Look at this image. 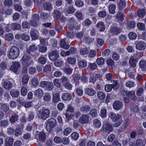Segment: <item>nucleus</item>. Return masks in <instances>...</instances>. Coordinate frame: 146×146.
I'll return each mask as SVG.
<instances>
[{"label":"nucleus","mask_w":146,"mask_h":146,"mask_svg":"<svg viewBox=\"0 0 146 146\" xmlns=\"http://www.w3.org/2000/svg\"><path fill=\"white\" fill-rule=\"evenodd\" d=\"M50 113L48 109L43 108L38 110L37 115L39 119L44 120L49 117Z\"/></svg>","instance_id":"1"},{"label":"nucleus","mask_w":146,"mask_h":146,"mask_svg":"<svg viewBox=\"0 0 146 146\" xmlns=\"http://www.w3.org/2000/svg\"><path fill=\"white\" fill-rule=\"evenodd\" d=\"M19 54V48L15 46H12L7 56L9 59L14 60L18 56Z\"/></svg>","instance_id":"2"},{"label":"nucleus","mask_w":146,"mask_h":146,"mask_svg":"<svg viewBox=\"0 0 146 146\" xmlns=\"http://www.w3.org/2000/svg\"><path fill=\"white\" fill-rule=\"evenodd\" d=\"M21 61L23 66L25 67V72L27 70V67L30 66L33 62V61L31 60L30 56L24 54L21 59Z\"/></svg>","instance_id":"3"},{"label":"nucleus","mask_w":146,"mask_h":146,"mask_svg":"<svg viewBox=\"0 0 146 146\" xmlns=\"http://www.w3.org/2000/svg\"><path fill=\"white\" fill-rule=\"evenodd\" d=\"M56 121L54 118H52L48 119L46 124L47 131L49 133H50L53 128L56 126Z\"/></svg>","instance_id":"4"},{"label":"nucleus","mask_w":146,"mask_h":146,"mask_svg":"<svg viewBox=\"0 0 146 146\" xmlns=\"http://www.w3.org/2000/svg\"><path fill=\"white\" fill-rule=\"evenodd\" d=\"M113 127L112 124L107 123L103 125L101 130L104 131L108 133H109L113 130Z\"/></svg>","instance_id":"5"},{"label":"nucleus","mask_w":146,"mask_h":146,"mask_svg":"<svg viewBox=\"0 0 146 146\" xmlns=\"http://www.w3.org/2000/svg\"><path fill=\"white\" fill-rule=\"evenodd\" d=\"M35 137L39 141L43 142L46 140V135L43 132L38 131L36 134Z\"/></svg>","instance_id":"6"},{"label":"nucleus","mask_w":146,"mask_h":146,"mask_svg":"<svg viewBox=\"0 0 146 146\" xmlns=\"http://www.w3.org/2000/svg\"><path fill=\"white\" fill-rule=\"evenodd\" d=\"M48 56L50 60L52 61H55L59 57L58 52L57 50H54L49 53Z\"/></svg>","instance_id":"7"},{"label":"nucleus","mask_w":146,"mask_h":146,"mask_svg":"<svg viewBox=\"0 0 146 146\" xmlns=\"http://www.w3.org/2000/svg\"><path fill=\"white\" fill-rule=\"evenodd\" d=\"M122 30L121 27L113 26L111 28L109 31L112 35H117L121 33Z\"/></svg>","instance_id":"8"},{"label":"nucleus","mask_w":146,"mask_h":146,"mask_svg":"<svg viewBox=\"0 0 146 146\" xmlns=\"http://www.w3.org/2000/svg\"><path fill=\"white\" fill-rule=\"evenodd\" d=\"M109 117L114 122H115L119 119L121 117V115L119 114H116L112 112H110L108 115Z\"/></svg>","instance_id":"9"},{"label":"nucleus","mask_w":146,"mask_h":146,"mask_svg":"<svg viewBox=\"0 0 146 146\" xmlns=\"http://www.w3.org/2000/svg\"><path fill=\"white\" fill-rule=\"evenodd\" d=\"M123 106L122 102L119 100L115 101L113 104V109L116 110H120Z\"/></svg>","instance_id":"10"},{"label":"nucleus","mask_w":146,"mask_h":146,"mask_svg":"<svg viewBox=\"0 0 146 146\" xmlns=\"http://www.w3.org/2000/svg\"><path fill=\"white\" fill-rule=\"evenodd\" d=\"M146 47V44L143 41H139L137 43L136 45V48L140 50H144Z\"/></svg>","instance_id":"11"},{"label":"nucleus","mask_w":146,"mask_h":146,"mask_svg":"<svg viewBox=\"0 0 146 146\" xmlns=\"http://www.w3.org/2000/svg\"><path fill=\"white\" fill-rule=\"evenodd\" d=\"M89 120V117L87 115H82L79 118V121L82 124L87 123Z\"/></svg>","instance_id":"12"},{"label":"nucleus","mask_w":146,"mask_h":146,"mask_svg":"<svg viewBox=\"0 0 146 146\" xmlns=\"http://www.w3.org/2000/svg\"><path fill=\"white\" fill-rule=\"evenodd\" d=\"M84 92L88 95L93 96L95 94V91L91 88H86L84 90Z\"/></svg>","instance_id":"13"},{"label":"nucleus","mask_w":146,"mask_h":146,"mask_svg":"<svg viewBox=\"0 0 146 146\" xmlns=\"http://www.w3.org/2000/svg\"><path fill=\"white\" fill-rule=\"evenodd\" d=\"M34 95L36 97L41 98L43 95V91L41 89L38 88L35 91Z\"/></svg>","instance_id":"14"},{"label":"nucleus","mask_w":146,"mask_h":146,"mask_svg":"<svg viewBox=\"0 0 146 146\" xmlns=\"http://www.w3.org/2000/svg\"><path fill=\"white\" fill-rule=\"evenodd\" d=\"M20 63L18 62H15L11 67V70L13 71L14 72H16L18 68L20 66Z\"/></svg>","instance_id":"15"},{"label":"nucleus","mask_w":146,"mask_h":146,"mask_svg":"<svg viewBox=\"0 0 146 146\" xmlns=\"http://www.w3.org/2000/svg\"><path fill=\"white\" fill-rule=\"evenodd\" d=\"M43 7L44 9L48 11H50L52 9V5L49 2H45L43 5Z\"/></svg>","instance_id":"16"},{"label":"nucleus","mask_w":146,"mask_h":146,"mask_svg":"<svg viewBox=\"0 0 146 146\" xmlns=\"http://www.w3.org/2000/svg\"><path fill=\"white\" fill-rule=\"evenodd\" d=\"M137 60L135 59L134 56H132L130 58L129 61V63L130 65L132 67H135L136 66V63Z\"/></svg>","instance_id":"17"},{"label":"nucleus","mask_w":146,"mask_h":146,"mask_svg":"<svg viewBox=\"0 0 146 146\" xmlns=\"http://www.w3.org/2000/svg\"><path fill=\"white\" fill-rule=\"evenodd\" d=\"M146 14V10L144 9H139L137 11L138 16L140 18L142 19Z\"/></svg>","instance_id":"18"},{"label":"nucleus","mask_w":146,"mask_h":146,"mask_svg":"<svg viewBox=\"0 0 146 146\" xmlns=\"http://www.w3.org/2000/svg\"><path fill=\"white\" fill-rule=\"evenodd\" d=\"M75 23L76 21L73 18H70L68 22L69 29H73Z\"/></svg>","instance_id":"19"},{"label":"nucleus","mask_w":146,"mask_h":146,"mask_svg":"<svg viewBox=\"0 0 146 146\" xmlns=\"http://www.w3.org/2000/svg\"><path fill=\"white\" fill-rule=\"evenodd\" d=\"M19 119L18 115L16 113L13 114L9 119V121L11 123H14L17 121Z\"/></svg>","instance_id":"20"},{"label":"nucleus","mask_w":146,"mask_h":146,"mask_svg":"<svg viewBox=\"0 0 146 146\" xmlns=\"http://www.w3.org/2000/svg\"><path fill=\"white\" fill-rule=\"evenodd\" d=\"M60 45L61 47L66 50L68 49L70 47V46L66 43V40L64 39L61 40Z\"/></svg>","instance_id":"21"},{"label":"nucleus","mask_w":146,"mask_h":146,"mask_svg":"<svg viewBox=\"0 0 146 146\" xmlns=\"http://www.w3.org/2000/svg\"><path fill=\"white\" fill-rule=\"evenodd\" d=\"M139 67L142 69L143 71H146V61L142 60L139 63Z\"/></svg>","instance_id":"22"},{"label":"nucleus","mask_w":146,"mask_h":146,"mask_svg":"<svg viewBox=\"0 0 146 146\" xmlns=\"http://www.w3.org/2000/svg\"><path fill=\"white\" fill-rule=\"evenodd\" d=\"M96 27L100 29V31H103L105 29L106 27L104 23L102 21H100L96 25Z\"/></svg>","instance_id":"23"},{"label":"nucleus","mask_w":146,"mask_h":146,"mask_svg":"<svg viewBox=\"0 0 146 146\" xmlns=\"http://www.w3.org/2000/svg\"><path fill=\"white\" fill-rule=\"evenodd\" d=\"M118 5L119 9L122 10L125 7L126 3L124 0H120Z\"/></svg>","instance_id":"24"},{"label":"nucleus","mask_w":146,"mask_h":146,"mask_svg":"<svg viewBox=\"0 0 146 146\" xmlns=\"http://www.w3.org/2000/svg\"><path fill=\"white\" fill-rule=\"evenodd\" d=\"M36 30L33 29L30 32V34L33 40H35L38 38V36L36 32Z\"/></svg>","instance_id":"25"},{"label":"nucleus","mask_w":146,"mask_h":146,"mask_svg":"<svg viewBox=\"0 0 146 146\" xmlns=\"http://www.w3.org/2000/svg\"><path fill=\"white\" fill-rule=\"evenodd\" d=\"M72 97V95L70 94L65 93L63 95L62 98L63 100L68 101L71 100Z\"/></svg>","instance_id":"26"},{"label":"nucleus","mask_w":146,"mask_h":146,"mask_svg":"<svg viewBox=\"0 0 146 146\" xmlns=\"http://www.w3.org/2000/svg\"><path fill=\"white\" fill-rule=\"evenodd\" d=\"M12 84L10 82L5 81L3 82V86L5 89L9 90L11 88Z\"/></svg>","instance_id":"27"},{"label":"nucleus","mask_w":146,"mask_h":146,"mask_svg":"<svg viewBox=\"0 0 146 146\" xmlns=\"http://www.w3.org/2000/svg\"><path fill=\"white\" fill-rule=\"evenodd\" d=\"M10 94L12 97L17 98L19 94V92L17 90L12 89L10 92Z\"/></svg>","instance_id":"28"},{"label":"nucleus","mask_w":146,"mask_h":146,"mask_svg":"<svg viewBox=\"0 0 146 146\" xmlns=\"http://www.w3.org/2000/svg\"><path fill=\"white\" fill-rule=\"evenodd\" d=\"M117 19L118 21H122L123 20V17H124L123 13L121 12L118 11L116 14Z\"/></svg>","instance_id":"29"},{"label":"nucleus","mask_w":146,"mask_h":146,"mask_svg":"<svg viewBox=\"0 0 146 146\" xmlns=\"http://www.w3.org/2000/svg\"><path fill=\"white\" fill-rule=\"evenodd\" d=\"M109 13L111 14H114L115 12V10L116 9V6L113 4L110 5L108 7Z\"/></svg>","instance_id":"30"},{"label":"nucleus","mask_w":146,"mask_h":146,"mask_svg":"<svg viewBox=\"0 0 146 146\" xmlns=\"http://www.w3.org/2000/svg\"><path fill=\"white\" fill-rule=\"evenodd\" d=\"M29 79L28 76L27 75L24 76L22 78L21 82L22 85H25L27 84Z\"/></svg>","instance_id":"31"},{"label":"nucleus","mask_w":146,"mask_h":146,"mask_svg":"<svg viewBox=\"0 0 146 146\" xmlns=\"http://www.w3.org/2000/svg\"><path fill=\"white\" fill-rule=\"evenodd\" d=\"M11 26L13 30H19L21 29V25L17 23H13L11 24Z\"/></svg>","instance_id":"32"},{"label":"nucleus","mask_w":146,"mask_h":146,"mask_svg":"<svg viewBox=\"0 0 146 146\" xmlns=\"http://www.w3.org/2000/svg\"><path fill=\"white\" fill-rule=\"evenodd\" d=\"M54 17L55 19L58 20L61 16L60 12L57 10H54Z\"/></svg>","instance_id":"33"},{"label":"nucleus","mask_w":146,"mask_h":146,"mask_svg":"<svg viewBox=\"0 0 146 146\" xmlns=\"http://www.w3.org/2000/svg\"><path fill=\"white\" fill-rule=\"evenodd\" d=\"M80 78L79 75L77 73L74 74L72 75V80L78 84V82Z\"/></svg>","instance_id":"34"},{"label":"nucleus","mask_w":146,"mask_h":146,"mask_svg":"<svg viewBox=\"0 0 146 146\" xmlns=\"http://www.w3.org/2000/svg\"><path fill=\"white\" fill-rule=\"evenodd\" d=\"M53 88L54 85L53 83L48 81L45 88L48 91H51L53 90Z\"/></svg>","instance_id":"35"},{"label":"nucleus","mask_w":146,"mask_h":146,"mask_svg":"<svg viewBox=\"0 0 146 146\" xmlns=\"http://www.w3.org/2000/svg\"><path fill=\"white\" fill-rule=\"evenodd\" d=\"M90 109V106L87 105H82L80 108V111L82 112H87L89 111Z\"/></svg>","instance_id":"36"},{"label":"nucleus","mask_w":146,"mask_h":146,"mask_svg":"<svg viewBox=\"0 0 146 146\" xmlns=\"http://www.w3.org/2000/svg\"><path fill=\"white\" fill-rule=\"evenodd\" d=\"M60 100V95L58 93L54 94L53 96V100L54 102L57 103Z\"/></svg>","instance_id":"37"},{"label":"nucleus","mask_w":146,"mask_h":146,"mask_svg":"<svg viewBox=\"0 0 146 146\" xmlns=\"http://www.w3.org/2000/svg\"><path fill=\"white\" fill-rule=\"evenodd\" d=\"M69 31L66 32V35L67 37L69 38H72L74 35V33L73 31V29H69Z\"/></svg>","instance_id":"38"},{"label":"nucleus","mask_w":146,"mask_h":146,"mask_svg":"<svg viewBox=\"0 0 146 146\" xmlns=\"http://www.w3.org/2000/svg\"><path fill=\"white\" fill-rule=\"evenodd\" d=\"M93 125L96 128H99L101 126V123L98 119H94L93 121Z\"/></svg>","instance_id":"39"},{"label":"nucleus","mask_w":146,"mask_h":146,"mask_svg":"<svg viewBox=\"0 0 146 146\" xmlns=\"http://www.w3.org/2000/svg\"><path fill=\"white\" fill-rule=\"evenodd\" d=\"M28 91L27 88L24 86H22L21 90V95L23 96H26L27 93Z\"/></svg>","instance_id":"40"},{"label":"nucleus","mask_w":146,"mask_h":146,"mask_svg":"<svg viewBox=\"0 0 146 146\" xmlns=\"http://www.w3.org/2000/svg\"><path fill=\"white\" fill-rule=\"evenodd\" d=\"M1 109L4 111L7 112L9 110V107L7 104H1Z\"/></svg>","instance_id":"41"},{"label":"nucleus","mask_w":146,"mask_h":146,"mask_svg":"<svg viewBox=\"0 0 146 146\" xmlns=\"http://www.w3.org/2000/svg\"><path fill=\"white\" fill-rule=\"evenodd\" d=\"M51 97V96L49 93H45L43 96V100L44 101L49 102L50 100Z\"/></svg>","instance_id":"42"},{"label":"nucleus","mask_w":146,"mask_h":146,"mask_svg":"<svg viewBox=\"0 0 146 146\" xmlns=\"http://www.w3.org/2000/svg\"><path fill=\"white\" fill-rule=\"evenodd\" d=\"M63 70L66 74H70L72 73V69L70 68L69 66H66L64 68Z\"/></svg>","instance_id":"43"},{"label":"nucleus","mask_w":146,"mask_h":146,"mask_svg":"<svg viewBox=\"0 0 146 146\" xmlns=\"http://www.w3.org/2000/svg\"><path fill=\"white\" fill-rule=\"evenodd\" d=\"M31 84L32 86L35 87L37 86L38 84V79L36 78H33L32 80Z\"/></svg>","instance_id":"44"},{"label":"nucleus","mask_w":146,"mask_h":146,"mask_svg":"<svg viewBox=\"0 0 146 146\" xmlns=\"http://www.w3.org/2000/svg\"><path fill=\"white\" fill-rule=\"evenodd\" d=\"M129 119L128 118L125 119L123 124L121 126L122 128L123 129L126 128L129 125Z\"/></svg>","instance_id":"45"},{"label":"nucleus","mask_w":146,"mask_h":146,"mask_svg":"<svg viewBox=\"0 0 146 146\" xmlns=\"http://www.w3.org/2000/svg\"><path fill=\"white\" fill-rule=\"evenodd\" d=\"M136 146H145V144L143 141L141 139H138L136 141Z\"/></svg>","instance_id":"46"},{"label":"nucleus","mask_w":146,"mask_h":146,"mask_svg":"<svg viewBox=\"0 0 146 146\" xmlns=\"http://www.w3.org/2000/svg\"><path fill=\"white\" fill-rule=\"evenodd\" d=\"M107 110L106 109L103 108L100 111V115L103 118L106 117L107 115Z\"/></svg>","instance_id":"47"},{"label":"nucleus","mask_w":146,"mask_h":146,"mask_svg":"<svg viewBox=\"0 0 146 146\" xmlns=\"http://www.w3.org/2000/svg\"><path fill=\"white\" fill-rule=\"evenodd\" d=\"M98 97L101 100L104 99L106 97L105 94L102 92H99L97 93Z\"/></svg>","instance_id":"48"},{"label":"nucleus","mask_w":146,"mask_h":146,"mask_svg":"<svg viewBox=\"0 0 146 146\" xmlns=\"http://www.w3.org/2000/svg\"><path fill=\"white\" fill-rule=\"evenodd\" d=\"M38 61L41 64H44L46 61V59L45 57L41 56L38 58Z\"/></svg>","instance_id":"49"},{"label":"nucleus","mask_w":146,"mask_h":146,"mask_svg":"<svg viewBox=\"0 0 146 146\" xmlns=\"http://www.w3.org/2000/svg\"><path fill=\"white\" fill-rule=\"evenodd\" d=\"M75 11L76 10L73 7L70 6L68 7L67 12L68 14H72L74 13Z\"/></svg>","instance_id":"50"},{"label":"nucleus","mask_w":146,"mask_h":146,"mask_svg":"<svg viewBox=\"0 0 146 146\" xmlns=\"http://www.w3.org/2000/svg\"><path fill=\"white\" fill-rule=\"evenodd\" d=\"M135 21H131L127 23V27L131 29L134 28L135 26Z\"/></svg>","instance_id":"51"},{"label":"nucleus","mask_w":146,"mask_h":146,"mask_svg":"<svg viewBox=\"0 0 146 146\" xmlns=\"http://www.w3.org/2000/svg\"><path fill=\"white\" fill-rule=\"evenodd\" d=\"M71 137L73 139L76 140L79 138V134L76 132H73L71 134Z\"/></svg>","instance_id":"52"},{"label":"nucleus","mask_w":146,"mask_h":146,"mask_svg":"<svg viewBox=\"0 0 146 146\" xmlns=\"http://www.w3.org/2000/svg\"><path fill=\"white\" fill-rule=\"evenodd\" d=\"M67 62L70 64H74L76 62V60L75 58L73 57H69L67 59Z\"/></svg>","instance_id":"53"},{"label":"nucleus","mask_w":146,"mask_h":146,"mask_svg":"<svg viewBox=\"0 0 146 146\" xmlns=\"http://www.w3.org/2000/svg\"><path fill=\"white\" fill-rule=\"evenodd\" d=\"M47 48L45 46H39L38 47V51L41 52H44L46 51Z\"/></svg>","instance_id":"54"},{"label":"nucleus","mask_w":146,"mask_h":146,"mask_svg":"<svg viewBox=\"0 0 146 146\" xmlns=\"http://www.w3.org/2000/svg\"><path fill=\"white\" fill-rule=\"evenodd\" d=\"M21 38L23 40L27 41L30 40L29 36L27 35H26L25 33L21 35Z\"/></svg>","instance_id":"55"},{"label":"nucleus","mask_w":146,"mask_h":146,"mask_svg":"<svg viewBox=\"0 0 146 146\" xmlns=\"http://www.w3.org/2000/svg\"><path fill=\"white\" fill-rule=\"evenodd\" d=\"M78 65L79 67L81 68L86 67L87 66V63L85 61L82 60L78 62Z\"/></svg>","instance_id":"56"},{"label":"nucleus","mask_w":146,"mask_h":146,"mask_svg":"<svg viewBox=\"0 0 146 146\" xmlns=\"http://www.w3.org/2000/svg\"><path fill=\"white\" fill-rule=\"evenodd\" d=\"M77 51L76 49L73 47H71L69 50L67 51V53L69 54V55L75 53Z\"/></svg>","instance_id":"57"},{"label":"nucleus","mask_w":146,"mask_h":146,"mask_svg":"<svg viewBox=\"0 0 146 146\" xmlns=\"http://www.w3.org/2000/svg\"><path fill=\"white\" fill-rule=\"evenodd\" d=\"M22 28L23 29L26 28L29 29L30 28V25L29 22L27 21H25L22 23Z\"/></svg>","instance_id":"58"},{"label":"nucleus","mask_w":146,"mask_h":146,"mask_svg":"<svg viewBox=\"0 0 146 146\" xmlns=\"http://www.w3.org/2000/svg\"><path fill=\"white\" fill-rule=\"evenodd\" d=\"M5 39L10 41L12 40L13 38V35L11 33H9L7 34L5 36Z\"/></svg>","instance_id":"59"},{"label":"nucleus","mask_w":146,"mask_h":146,"mask_svg":"<svg viewBox=\"0 0 146 146\" xmlns=\"http://www.w3.org/2000/svg\"><path fill=\"white\" fill-rule=\"evenodd\" d=\"M128 37L130 40H132L135 39L136 38V34L133 32H130L128 35Z\"/></svg>","instance_id":"60"},{"label":"nucleus","mask_w":146,"mask_h":146,"mask_svg":"<svg viewBox=\"0 0 146 146\" xmlns=\"http://www.w3.org/2000/svg\"><path fill=\"white\" fill-rule=\"evenodd\" d=\"M137 28L141 30H144L145 29V25L144 24L142 23H139L137 25Z\"/></svg>","instance_id":"61"},{"label":"nucleus","mask_w":146,"mask_h":146,"mask_svg":"<svg viewBox=\"0 0 146 146\" xmlns=\"http://www.w3.org/2000/svg\"><path fill=\"white\" fill-rule=\"evenodd\" d=\"M90 114L92 117H95L97 115V110L95 108L92 109L90 111Z\"/></svg>","instance_id":"62"},{"label":"nucleus","mask_w":146,"mask_h":146,"mask_svg":"<svg viewBox=\"0 0 146 146\" xmlns=\"http://www.w3.org/2000/svg\"><path fill=\"white\" fill-rule=\"evenodd\" d=\"M91 21L89 19H86L83 22L82 24L85 26H88L91 24Z\"/></svg>","instance_id":"63"},{"label":"nucleus","mask_w":146,"mask_h":146,"mask_svg":"<svg viewBox=\"0 0 146 146\" xmlns=\"http://www.w3.org/2000/svg\"><path fill=\"white\" fill-rule=\"evenodd\" d=\"M54 61V65L57 67H60L62 66L63 63V62L60 60H56Z\"/></svg>","instance_id":"64"}]
</instances>
